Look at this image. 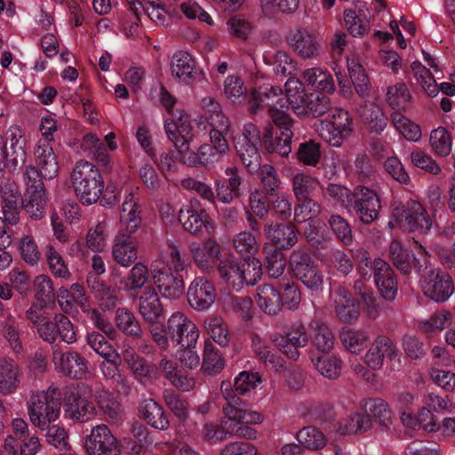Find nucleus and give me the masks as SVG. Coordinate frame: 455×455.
Wrapping results in <instances>:
<instances>
[{
	"label": "nucleus",
	"mask_w": 455,
	"mask_h": 455,
	"mask_svg": "<svg viewBox=\"0 0 455 455\" xmlns=\"http://www.w3.org/2000/svg\"><path fill=\"white\" fill-rule=\"evenodd\" d=\"M166 245L167 248L151 263V275L164 298L177 299L184 292V281L179 272L185 269L186 260L173 241H167Z\"/></svg>",
	"instance_id": "nucleus-1"
},
{
	"label": "nucleus",
	"mask_w": 455,
	"mask_h": 455,
	"mask_svg": "<svg viewBox=\"0 0 455 455\" xmlns=\"http://www.w3.org/2000/svg\"><path fill=\"white\" fill-rule=\"evenodd\" d=\"M160 102L172 116L164 124L167 137L179 152H188L194 139L190 116L181 109L173 108L175 99L164 88L161 89Z\"/></svg>",
	"instance_id": "nucleus-2"
},
{
	"label": "nucleus",
	"mask_w": 455,
	"mask_h": 455,
	"mask_svg": "<svg viewBox=\"0 0 455 455\" xmlns=\"http://www.w3.org/2000/svg\"><path fill=\"white\" fill-rule=\"evenodd\" d=\"M222 281L235 291L244 285H254L261 277L262 265L257 258L223 259L218 265Z\"/></svg>",
	"instance_id": "nucleus-3"
},
{
	"label": "nucleus",
	"mask_w": 455,
	"mask_h": 455,
	"mask_svg": "<svg viewBox=\"0 0 455 455\" xmlns=\"http://www.w3.org/2000/svg\"><path fill=\"white\" fill-rule=\"evenodd\" d=\"M75 193L83 204L91 205L100 200L104 180L99 169L90 162H77L71 173Z\"/></svg>",
	"instance_id": "nucleus-4"
},
{
	"label": "nucleus",
	"mask_w": 455,
	"mask_h": 455,
	"mask_svg": "<svg viewBox=\"0 0 455 455\" xmlns=\"http://www.w3.org/2000/svg\"><path fill=\"white\" fill-rule=\"evenodd\" d=\"M60 415V394L59 389L51 386L46 391L31 395L28 401L30 422L41 430H45Z\"/></svg>",
	"instance_id": "nucleus-5"
},
{
	"label": "nucleus",
	"mask_w": 455,
	"mask_h": 455,
	"mask_svg": "<svg viewBox=\"0 0 455 455\" xmlns=\"http://www.w3.org/2000/svg\"><path fill=\"white\" fill-rule=\"evenodd\" d=\"M285 102H288L292 111L299 116H316L324 115L330 106L329 100L324 96L308 95L302 83L297 78H289L284 84Z\"/></svg>",
	"instance_id": "nucleus-6"
},
{
	"label": "nucleus",
	"mask_w": 455,
	"mask_h": 455,
	"mask_svg": "<svg viewBox=\"0 0 455 455\" xmlns=\"http://www.w3.org/2000/svg\"><path fill=\"white\" fill-rule=\"evenodd\" d=\"M358 271L363 278L373 275L374 283L380 295L387 300L392 301L397 293V283L390 266L382 259H371L369 253L364 251L358 262Z\"/></svg>",
	"instance_id": "nucleus-7"
},
{
	"label": "nucleus",
	"mask_w": 455,
	"mask_h": 455,
	"mask_svg": "<svg viewBox=\"0 0 455 455\" xmlns=\"http://www.w3.org/2000/svg\"><path fill=\"white\" fill-rule=\"evenodd\" d=\"M392 218L411 232L425 234L433 227V219L419 202L410 200L406 204L394 202L391 205Z\"/></svg>",
	"instance_id": "nucleus-8"
},
{
	"label": "nucleus",
	"mask_w": 455,
	"mask_h": 455,
	"mask_svg": "<svg viewBox=\"0 0 455 455\" xmlns=\"http://www.w3.org/2000/svg\"><path fill=\"white\" fill-rule=\"evenodd\" d=\"M419 252L424 256V268L422 269L423 266H419L417 268V272H423V276L419 283L424 294L435 302L447 300L453 293V284L451 276L429 267L427 256L425 255V249L421 245H419Z\"/></svg>",
	"instance_id": "nucleus-9"
},
{
	"label": "nucleus",
	"mask_w": 455,
	"mask_h": 455,
	"mask_svg": "<svg viewBox=\"0 0 455 455\" xmlns=\"http://www.w3.org/2000/svg\"><path fill=\"white\" fill-rule=\"evenodd\" d=\"M315 132L331 146L339 148L353 131V122L348 112L335 109L331 120H317L314 125Z\"/></svg>",
	"instance_id": "nucleus-10"
},
{
	"label": "nucleus",
	"mask_w": 455,
	"mask_h": 455,
	"mask_svg": "<svg viewBox=\"0 0 455 455\" xmlns=\"http://www.w3.org/2000/svg\"><path fill=\"white\" fill-rule=\"evenodd\" d=\"M92 396V389L89 385L80 384L75 387L65 397V416L80 423L94 419L97 408Z\"/></svg>",
	"instance_id": "nucleus-11"
},
{
	"label": "nucleus",
	"mask_w": 455,
	"mask_h": 455,
	"mask_svg": "<svg viewBox=\"0 0 455 455\" xmlns=\"http://www.w3.org/2000/svg\"><path fill=\"white\" fill-rule=\"evenodd\" d=\"M23 177L26 184V198L22 205L32 220H39L44 217L48 202L45 187L33 165L26 167Z\"/></svg>",
	"instance_id": "nucleus-12"
},
{
	"label": "nucleus",
	"mask_w": 455,
	"mask_h": 455,
	"mask_svg": "<svg viewBox=\"0 0 455 455\" xmlns=\"http://www.w3.org/2000/svg\"><path fill=\"white\" fill-rule=\"evenodd\" d=\"M290 267L293 275L308 290L318 291L323 288V275L310 254L303 250H295L290 256Z\"/></svg>",
	"instance_id": "nucleus-13"
},
{
	"label": "nucleus",
	"mask_w": 455,
	"mask_h": 455,
	"mask_svg": "<svg viewBox=\"0 0 455 455\" xmlns=\"http://www.w3.org/2000/svg\"><path fill=\"white\" fill-rule=\"evenodd\" d=\"M261 138L259 128L252 123H246L242 134L236 138L235 148L243 164L251 172L259 167V147Z\"/></svg>",
	"instance_id": "nucleus-14"
},
{
	"label": "nucleus",
	"mask_w": 455,
	"mask_h": 455,
	"mask_svg": "<svg viewBox=\"0 0 455 455\" xmlns=\"http://www.w3.org/2000/svg\"><path fill=\"white\" fill-rule=\"evenodd\" d=\"M167 331L171 340L180 347H196L199 329L185 314L173 313L167 321Z\"/></svg>",
	"instance_id": "nucleus-15"
},
{
	"label": "nucleus",
	"mask_w": 455,
	"mask_h": 455,
	"mask_svg": "<svg viewBox=\"0 0 455 455\" xmlns=\"http://www.w3.org/2000/svg\"><path fill=\"white\" fill-rule=\"evenodd\" d=\"M84 448L87 455H121L122 446L108 426L93 427L85 437Z\"/></svg>",
	"instance_id": "nucleus-16"
},
{
	"label": "nucleus",
	"mask_w": 455,
	"mask_h": 455,
	"mask_svg": "<svg viewBox=\"0 0 455 455\" xmlns=\"http://www.w3.org/2000/svg\"><path fill=\"white\" fill-rule=\"evenodd\" d=\"M138 188L128 187L121 207L119 229L116 235L132 237L142 224L141 207L135 197Z\"/></svg>",
	"instance_id": "nucleus-17"
},
{
	"label": "nucleus",
	"mask_w": 455,
	"mask_h": 455,
	"mask_svg": "<svg viewBox=\"0 0 455 455\" xmlns=\"http://www.w3.org/2000/svg\"><path fill=\"white\" fill-rule=\"evenodd\" d=\"M179 220L183 228L194 235L212 234L215 229L205 209L197 200L191 201L186 209L179 211Z\"/></svg>",
	"instance_id": "nucleus-18"
},
{
	"label": "nucleus",
	"mask_w": 455,
	"mask_h": 455,
	"mask_svg": "<svg viewBox=\"0 0 455 455\" xmlns=\"http://www.w3.org/2000/svg\"><path fill=\"white\" fill-rule=\"evenodd\" d=\"M272 342L289 359L298 360L300 356L299 348L308 343L306 328L301 323L291 325L283 333L274 334Z\"/></svg>",
	"instance_id": "nucleus-19"
},
{
	"label": "nucleus",
	"mask_w": 455,
	"mask_h": 455,
	"mask_svg": "<svg viewBox=\"0 0 455 455\" xmlns=\"http://www.w3.org/2000/svg\"><path fill=\"white\" fill-rule=\"evenodd\" d=\"M351 206L359 220L365 225L377 220L381 209L378 194L363 186L355 188Z\"/></svg>",
	"instance_id": "nucleus-20"
},
{
	"label": "nucleus",
	"mask_w": 455,
	"mask_h": 455,
	"mask_svg": "<svg viewBox=\"0 0 455 455\" xmlns=\"http://www.w3.org/2000/svg\"><path fill=\"white\" fill-rule=\"evenodd\" d=\"M189 251L196 266L203 272L212 271L217 262L223 260L222 248L218 241L208 237L202 243H193Z\"/></svg>",
	"instance_id": "nucleus-21"
},
{
	"label": "nucleus",
	"mask_w": 455,
	"mask_h": 455,
	"mask_svg": "<svg viewBox=\"0 0 455 455\" xmlns=\"http://www.w3.org/2000/svg\"><path fill=\"white\" fill-rule=\"evenodd\" d=\"M120 358L123 359L137 382L140 384L150 383L157 375L156 366L140 356L130 345L122 347Z\"/></svg>",
	"instance_id": "nucleus-22"
},
{
	"label": "nucleus",
	"mask_w": 455,
	"mask_h": 455,
	"mask_svg": "<svg viewBox=\"0 0 455 455\" xmlns=\"http://www.w3.org/2000/svg\"><path fill=\"white\" fill-rule=\"evenodd\" d=\"M52 362L55 371L66 376L83 379L91 375L88 362L76 352L54 350Z\"/></svg>",
	"instance_id": "nucleus-23"
},
{
	"label": "nucleus",
	"mask_w": 455,
	"mask_h": 455,
	"mask_svg": "<svg viewBox=\"0 0 455 455\" xmlns=\"http://www.w3.org/2000/svg\"><path fill=\"white\" fill-rule=\"evenodd\" d=\"M187 297L191 307L205 311L216 302V289L207 278L197 276L189 284Z\"/></svg>",
	"instance_id": "nucleus-24"
},
{
	"label": "nucleus",
	"mask_w": 455,
	"mask_h": 455,
	"mask_svg": "<svg viewBox=\"0 0 455 455\" xmlns=\"http://www.w3.org/2000/svg\"><path fill=\"white\" fill-rule=\"evenodd\" d=\"M330 299L334 314L339 321L351 323L359 317V307L345 287L339 286L332 290L330 293Z\"/></svg>",
	"instance_id": "nucleus-25"
},
{
	"label": "nucleus",
	"mask_w": 455,
	"mask_h": 455,
	"mask_svg": "<svg viewBox=\"0 0 455 455\" xmlns=\"http://www.w3.org/2000/svg\"><path fill=\"white\" fill-rule=\"evenodd\" d=\"M286 40L292 50L302 59H314L318 55L319 41L315 34L306 28H292Z\"/></svg>",
	"instance_id": "nucleus-26"
},
{
	"label": "nucleus",
	"mask_w": 455,
	"mask_h": 455,
	"mask_svg": "<svg viewBox=\"0 0 455 455\" xmlns=\"http://www.w3.org/2000/svg\"><path fill=\"white\" fill-rule=\"evenodd\" d=\"M36 166H33L40 176L52 180L59 173V162L53 149L46 140H38L34 149Z\"/></svg>",
	"instance_id": "nucleus-27"
},
{
	"label": "nucleus",
	"mask_w": 455,
	"mask_h": 455,
	"mask_svg": "<svg viewBox=\"0 0 455 455\" xmlns=\"http://www.w3.org/2000/svg\"><path fill=\"white\" fill-rule=\"evenodd\" d=\"M284 97L278 86L265 84L251 92L249 99V110L257 114L264 108H283Z\"/></svg>",
	"instance_id": "nucleus-28"
},
{
	"label": "nucleus",
	"mask_w": 455,
	"mask_h": 455,
	"mask_svg": "<svg viewBox=\"0 0 455 455\" xmlns=\"http://www.w3.org/2000/svg\"><path fill=\"white\" fill-rule=\"evenodd\" d=\"M57 299L60 308L68 314H76L78 308L84 312L90 310L87 306V298L82 285L73 283L69 289L61 286L57 291Z\"/></svg>",
	"instance_id": "nucleus-29"
},
{
	"label": "nucleus",
	"mask_w": 455,
	"mask_h": 455,
	"mask_svg": "<svg viewBox=\"0 0 455 455\" xmlns=\"http://www.w3.org/2000/svg\"><path fill=\"white\" fill-rule=\"evenodd\" d=\"M223 413L224 422H234L235 425H259L264 420L261 413L247 409L239 399H234L224 406Z\"/></svg>",
	"instance_id": "nucleus-30"
},
{
	"label": "nucleus",
	"mask_w": 455,
	"mask_h": 455,
	"mask_svg": "<svg viewBox=\"0 0 455 455\" xmlns=\"http://www.w3.org/2000/svg\"><path fill=\"white\" fill-rule=\"evenodd\" d=\"M396 354V347L393 341L387 337L379 336L366 353L365 363L373 370L379 369L385 357L394 358Z\"/></svg>",
	"instance_id": "nucleus-31"
},
{
	"label": "nucleus",
	"mask_w": 455,
	"mask_h": 455,
	"mask_svg": "<svg viewBox=\"0 0 455 455\" xmlns=\"http://www.w3.org/2000/svg\"><path fill=\"white\" fill-rule=\"evenodd\" d=\"M209 135L210 147L217 151V154L225 156L229 151L227 136L230 131V123L225 116H216L212 118Z\"/></svg>",
	"instance_id": "nucleus-32"
},
{
	"label": "nucleus",
	"mask_w": 455,
	"mask_h": 455,
	"mask_svg": "<svg viewBox=\"0 0 455 455\" xmlns=\"http://www.w3.org/2000/svg\"><path fill=\"white\" fill-rule=\"evenodd\" d=\"M139 311L145 321L155 323L163 315V306L156 289L146 287L139 298Z\"/></svg>",
	"instance_id": "nucleus-33"
},
{
	"label": "nucleus",
	"mask_w": 455,
	"mask_h": 455,
	"mask_svg": "<svg viewBox=\"0 0 455 455\" xmlns=\"http://www.w3.org/2000/svg\"><path fill=\"white\" fill-rule=\"evenodd\" d=\"M265 235L280 249L292 247L298 240L297 232L291 225H269L264 230Z\"/></svg>",
	"instance_id": "nucleus-34"
},
{
	"label": "nucleus",
	"mask_w": 455,
	"mask_h": 455,
	"mask_svg": "<svg viewBox=\"0 0 455 455\" xmlns=\"http://www.w3.org/2000/svg\"><path fill=\"white\" fill-rule=\"evenodd\" d=\"M20 382V374L15 362L12 359H0V393H14Z\"/></svg>",
	"instance_id": "nucleus-35"
},
{
	"label": "nucleus",
	"mask_w": 455,
	"mask_h": 455,
	"mask_svg": "<svg viewBox=\"0 0 455 455\" xmlns=\"http://www.w3.org/2000/svg\"><path fill=\"white\" fill-rule=\"evenodd\" d=\"M256 302L268 315H276L282 307L280 292L270 284L260 285L257 290Z\"/></svg>",
	"instance_id": "nucleus-36"
},
{
	"label": "nucleus",
	"mask_w": 455,
	"mask_h": 455,
	"mask_svg": "<svg viewBox=\"0 0 455 455\" xmlns=\"http://www.w3.org/2000/svg\"><path fill=\"white\" fill-rule=\"evenodd\" d=\"M130 237L116 235L112 246V257L120 266L128 267L137 259V247L129 241Z\"/></svg>",
	"instance_id": "nucleus-37"
},
{
	"label": "nucleus",
	"mask_w": 455,
	"mask_h": 455,
	"mask_svg": "<svg viewBox=\"0 0 455 455\" xmlns=\"http://www.w3.org/2000/svg\"><path fill=\"white\" fill-rule=\"evenodd\" d=\"M412 95L407 85L398 83L387 88V100L395 113L405 112L412 103Z\"/></svg>",
	"instance_id": "nucleus-38"
},
{
	"label": "nucleus",
	"mask_w": 455,
	"mask_h": 455,
	"mask_svg": "<svg viewBox=\"0 0 455 455\" xmlns=\"http://www.w3.org/2000/svg\"><path fill=\"white\" fill-rule=\"evenodd\" d=\"M311 361L315 370L327 379H337L341 373L342 362L335 355H312Z\"/></svg>",
	"instance_id": "nucleus-39"
},
{
	"label": "nucleus",
	"mask_w": 455,
	"mask_h": 455,
	"mask_svg": "<svg viewBox=\"0 0 455 455\" xmlns=\"http://www.w3.org/2000/svg\"><path fill=\"white\" fill-rule=\"evenodd\" d=\"M171 70L173 76L182 82H188L195 71V61L188 52H175L171 60Z\"/></svg>",
	"instance_id": "nucleus-40"
},
{
	"label": "nucleus",
	"mask_w": 455,
	"mask_h": 455,
	"mask_svg": "<svg viewBox=\"0 0 455 455\" xmlns=\"http://www.w3.org/2000/svg\"><path fill=\"white\" fill-rule=\"evenodd\" d=\"M140 414L154 428L164 430L169 426L162 406L152 399L146 400L141 403Z\"/></svg>",
	"instance_id": "nucleus-41"
},
{
	"label": "nucleus",
	"mask_w": 455,
	"mask_h": 455,
	"mask_svg": "<svg viewBox=\"0 0 455 455\" xmlns=\"http://www.w3.org/2000/svg\"><path fill=\"white\" fill-rule=\"evenodd\" d=\"M347 70L356 93L360 97H365L369 93V79L364 69L355 56L347 58Z\"/></svg>",
	"instance_id": "nucleus-42"
},
{
	"label": "nucleus",
	"mask_w": 455,
	"mask_h": 455,
	"mask_svg": "<svg viewBox=\"0 0 455 455\" xmlns=\"http://www.w3.org/2000/svg\"><path fill=\"white\" fill-rule=\"evenodd\" d=\"M339 338L344 347L355 355L361 354L367 347L370 339L366 331L355 329L343 330Z\"/></svg>",
	"instance_id": "nucleus-43"
},
{
	"label": "nucleus",
	"mask_w": 455,
	"mask_h": 455,
	"mask_svg": "<svg viewBox=\"0 0 455 455\" xmlns=\"http://www.w3.org/2000/svg\"><path fill=\"white\" fill-rule=\"evenodd\" d=\"M85 246L94 253H100L108 247V223L98 222L89 228L85 236Z\"/></svg>",
	"instance_id": "nucleus-44"
},
{
	"label": "nucleus",
	"mask_w": 455,
	"mask_h": 455,
	"mask_svg": "<svg viewBox=\"0 0 455 455\" xmlns=\"http://www.w3.org/2000/svg\"><path fill=\"white\" fill-rule=\"evenodd\" d=\"M220 303L225 310L231 311L243 319H248L251 315L252 301L250 298L224 293L220 298Z\"/></svg>",
	"instance_id": "nucleus-45"
},
{
	"label": "nucleus",
	"mask_w": 455,
	"mask_h": 455,
	"mask_svg": "<svg viewBox=\"0 0 455 455\" xmlns=\"http://www.w3.org/2000/svg\"><path fill=\"white\" fill-rule=\"evenodd\" d=\"M411 68L413 76L420 88L430 97L437 96L439 88L433 73L419 60L413 61Z\"/></svg>",
	"instance_id": "nucleus-46"
},
{
	"label": "nucleus",
	"mask_w": 455,
	"mask_h": 455,
	"mask_svg": "<svg viewBox=\"0 0 455 455\" xmlns=\"http://www.w3.org/2000/svg\"><path fill=\"white\" fill-rule=\"evenodd\" d=\"M188 152L180 153L182 155V161L188 165L196 166L199 164H203L205 166H211L219 162L222 154H217V151L210 147L209 144H204L201 146L197 151V153H189Z\"/></svg>",
	"instance_id": "nucleus-47"
},
{
	"label": "nucleus",
	"mask_w": 455,
	"mask_h": 455,
	"mask_svg": "<svg viewBox=\"0 0 455 455\" xmlns=\"http://www.w3.org/2000/svg\"><path fill=\"white\" fill-rule=\"evenodd\" d=\"M361 115L371 132L380 133L387 127V118L380 106L375 103H366L361 110Z\"/></svg>",
	"instance_id": "nucleus-48"
},
{
	"label": "nucleus",
	"mask_w": 455,
	"mask_h": 455,
	"mask_svg": "<svg viewBox=\"0 0 455 455\" xmlns=\"http://www.w3.org/2000/svg\"><path fill=\"white\" fill-rule=\"evenodd\" d=\"M305 81L319 91L332 93L335 91L334 81L330 73L320 68H307L303 73Z\"/></svg>",
	"instance_id": "nucleus-49"
},
{
	"label": "nucleus",
	"mask_w": 455,
	"mask_h": 455,
	"mask_svg": "<svg viewBox=\"0 0 455 455\" xmlns=\"http://www.w3.org/2000/svg\"><path fill=\"white\" fill-rule=\"evenodd\" d=\"M322 261L330 271H337L344 275H348L354 267L348 255L339 249H331Z\"/></svg>",
	"instance_id": "nucleus-50"
},
{
	"label": "nucleus",
	"mask_w": 455,
	"mask_h": 455,
	"mask_svg": "<svg viewBox=\"0 0 455 455\" xmlns=\"http://www.w3.org/2000/svg\"><path fill=\"white\" fill-rule=\"evenodd\" d=\"M204 328L211 339L221 347L229 344V333L220 316L210 315L204 321Z\"/></svg>",
	"instance_id": "nucleus-51"
},
{
	"label": "nucleus",
	"mask_w": 455,
	"mask_h": 455,
	"mask_svg": "<svg viewBox=\"0 0 455 455\" xmlns=\"http://www.w3.org/2000/svg\"><path fill=\"white\" fill-rule=\"evenodd\" d=\"M392 123L395 130L407 140L416 142L421 138L419 126L403 116L401 113H393Z\"/></svg>",
	"instance_id": "nucleus-52"
},
{
	"label": "nucleus",
	"mask_w": 455,
	"mask_h": 455,
	"mask_svg": "<svg viewBox=\"0 0 455 455\" xmlns=\"http://www.w3.org/2000/svg\"><path fill=\"white\" fill-rule=\"evenodd\" d=\"M312 343L319 352L328 354L334 347V336L327 325L316 322L313 325Z\"/></svg>",
	"instance_id": "nucleus-53"
},
{
	"label": "nucleus",
	"mask_w": 455,
	"mask_h": 455,
	"mask_svg": "<svg viewBox=\"0 0 455 455\" xmlns=\"http://www.w3.org/2000/svg\"><path fill=\"white\" fill-rule=\"evenodd\" d=\"M271 137L272 128L269 127L266 129L264 134V143L267 149L269 152H275L281 156H288L291 152V139L293 137V132H288L287 131L284 132V133L280 132V137L277 138L275 142L270 140Z\"/></svg>",
	"instance_id": "nucleus-54"
},
{
	"label": "nucleus",
	"mask_w": 455,
	"mask_h": 455,
	"mask_svg": "<svg viewBox=\"0 0 455 455\" xmlns=\"http://www.w3.org/2000/svg\"><path fill=\"white\" fill-rule=\"evenodd\" d=\"M18 251L21 259L30 266H36L41 259L38 245L30 234L23 235L18 242Z\"/></svg>",
	"instance_id": "nucleus-55"
},
{
	"label": "nucleus",
	"mask_w": 455,
	"mask_h": 455,
	"mask_svg": "<svg viewBox=\"0 0 455 455\" xmlns=\"http://www.w3.org/2000/svg\"><path fill=\"white\" fill-rule=\"evenodd\" d=\"M81 149L104 164L110 163L103 143L94 133H87L83 137Z\"/></svg>",
	"instance_id": "nucleus-56"
},
{
	"label": "nucleus",
	"mask_w": 455,
	"mask_h": 455,
	"mask_svg": "<svg viewBox=\"0 0 455 455\" xmlns=\"http://www.w3.org/2000/svg\"><path fill=\"white\" fill-rule=\"evenodd\" d=\"M292 191L298 201L308 197L318 186V180L315 177L303 172H298L291 178Z\"/></svg>",
	"instance_id": "nucleus-57"
},
{
	"label": "nucleus",
	"mask_w": 455,
	"mask_h": 455,
	"mask_svg": "<svg viewBox=\"0 0 455 455\" xmlns=\"http://www.w3.org/2000/svg\"><path fill=\"white\" fill-rule=\"evenodd\" d=\"M116 323L117 328L126 335L138 337L141 333L139 321L135 315L126 308H118L116 310Z\"/></svg>",
	"instance_id": "nucleus-58"
},
{
	"label": "nucleus",
	"mask_w": 455,
	"mask_h": 455,
	"mask_svg": "<svg viewBox=\"0 0 455 455\" xmlns=\"http://www.w3.org/2000/svg\"><path fill=\"white\" fill-rule=\"evenodd\" d=\"M225 362L211 341L204 344L202 370L208 374L219 373L223 370Z\"/></svg>",
	"instance_id": "nucleus-59"
},
{
	"label": "nucleus",
	"mask_w": 455,
	"mask_h": 455,
	"mask_svg": "<svg viewBox=\"0 0 455 455\" xmlns=\"http://www.w3.org/2000/svg\"><path fill=\"white\" fill-rule=\"evenodd\" d=\"M87 343L93 351L104 360L120 358L121 353L119 354L117 350L98 332L89 333L87 335Z\"/></svg>",
	"instance_id": "nucleus-60"
},
{
	"label": "nucleus",
	"mask_w": 455,
	"mask_h": 455,
	"mask_svg": "<svg viewBox=\"0 0 455 455\" xmlns=\"http://www.w3.org/2000/svg\"><path fill=\"white\" fill-rule=\"evenodd\" d=\"M344 21L349 34L354 37H363L370 32V20L360 18L354 10L344 11Z\"/></svg>",
	"instance_id": "nucleus-61"
},
{
	"label": "nucleus",
	"mask_w": 455,
	"mask_h": 455,
	"mask_svg": "<svg viewBox=\"0 0 455 455\" xmlns=\"http://www.w3.org/2000/svg\"><path fill=\"white\" fill-rule=\"evenodd\" d=\"M434 152L441 156H447L452 148V141L447 130L442 126L433 130L429 138Z\"/></svg>",
	"instance_id": "nucleus-62"
},
{
	"label": "nucleus",
	"mask_w": 455,
	"mask_h": 455,
	"mask_svg": "<svg viewBox=\"0 0 455 455\" xmlns=\"http://www.w3.org/2000/svg\"><path fill=\"white\" fill-rule=\"evenodd\" d=\"M35 296L37 302L43 306L53 302L54 290L51 278L46 275H37L34 279Z\"/></svg>",
	"instance_id": "nucleus-63"
},
{
	"label": "nucleus",
	"mask_w": 455,
	"mask_h": 455,
	"mask_svg": "<svg viewBox=\"0 0 455 455\" xmlns=\"http://www.w3.org/2000/svg\"><path fill=\"white\" fill-rule=\"evenodd\" d=\"M261 384L258 372L241 371L235 379L234 387L239 395H250Z\"/></svg>",
	"instance_id": "nucleus-64"
}]
</instances>
